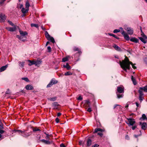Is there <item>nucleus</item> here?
Wrapping results in <instances>:
<instances>
[{"instance_id": "1", "label": "nucleus", "mask_w": 147, "mask_h": 147, "mask_svg": "<svg viewBox=\"0 0 147 147\" xmlns=\"http://www.w3.org/2000/svg\"><path fill=\"white\" fill-rule=\"evenodd\" d=\"M120 64L121 67L123 69V70L127 72V69L129 70L130 68V65H132V68L134 69L136 68L134 64L131 62L129 61V59L127 57L125 56V59L122 61H120Z\"/></svg>"}, {"instance_id": "2", "label": "nucleus", "mask_w": 147, "mask_h": 147, "mask_svg": "<svg viewBox=\"0 0 147 147\" xmlns=\"http://www.w3.org/2000/svg\"><path fill=\"white\" fill-rule=\"evenodd\" d=\"M15 132H18L19 133H21L22 134V135L24 137H27L29 136H30L32 134V132L30 131L29 133H26L25 132V130L24 131H22L20 130H15L14 131Z\"/></svg>"}, {"instance_id": "3", "label": "nucleus", "mask_w": 147, "mask_h": 147, "mask_svg": "<svg viewBox=\"0 0 147 147\" xmlns=\"http://www.w3.org/2000/svg\"><path fill=\"white\" fill-rule=\"evenodd\" d=\"M142 37H139V38L144 43H146L147 42V37L144 34H141Z\"/></svg>"}, {"instance_id": "4", "label": "nucleus", "mask_w": 147, "mask_h": 147, "mask_svg": "<svg viewBox=\"0 0 147 147\" xmlns=\"http://www.w3.org/2000/svg\"><path fill=\"white\" fill-rule=\"evenodd\" d=\"M128 123L126 122V123L129 125H133L136 123L135 119L132 118H127Z\"/></svg>"}, {"instance_id": "5", "label": "nucleus", "mask_w": 147, "mask_h": 147, "mask_svg": "<svg viewBox=\"0 0 147 147\" xmlns=\"http://www.w3.org/2000/svg\"><path fill=\"white\" fill-rule=\"evenodd\" d=\"M138 91L139 93V99L140 101V102H141L144 99V94L143 93V92H142L140 91Z\"/></svg>"}, {"instance_id": "6", "label": "nucleus", "mask_w": 147, "mask_h": 147, "mask_svg": "<svg viewBox=\"0 0 147 147\" xmlns=\"http://www.w3.org/2000/svg\"><path fill=\"white\" fill-rule=\"evenodd\" d=\"M117 92H116L119 93H122L124 92V88L122 87L118 86L117 89Z\"/></svg>"}, {"instance_id": "7", "label": "nucleus", "mask_w": 147, "mask_h": 147, "mask_svg": "<svg viewBox=\"0 0 147 147\" xmlns=\"http://www.w3.org/2000/svg\"><path fill=\"white\" fill-rule=\"evenodd\" d=\"M121 34L124 37V38L127 40H129V37L127 34L125 33V32L124 31H123L121 32Z\"/></svg>"}, {"instance_id": "8", "label": "nucleus", "mask_w": 147, "mask_h": 147, "mask_svg": "<svg viewBox=\"0 0 147 147\" xmlns=\"http://www.w3.org/2000/svg\"><path fill=\"white\" fill-rule=\"evenodd\" d=\"M139 91L143 92V91L144 92H147V85L144 87H140L139 88Z\"/></svg>"}, {"instance_id": "9", "label": "nucleus", "mask_w": 147, "mask_h": 147, "mask_svg": "<svg viewBox=\"0 0 147 147\" xmlns=\"http://www.w3.org/2000/svg\"><path fill=\"white\" fill-rule=\"evenodd\" d=\"M73 50L74 51H78V52L76 54L78 55V56H79L81 54L82 52L79 49L76 47H75L73 48Z\"/></svg>"}, {"instance_id": "10", "label": "nucleus", "mask_w": 147, "mask_h": 147, "mask_svg": "<svg viewBox=\"0 0 147 147\" xmlns=\"http://www.w3.org/2000/svg\"><path fill=\"white\" fill-rule=\"evenodd\" d=\"M140 124L141 125V128L143 129H146L147 127V124L146 123L144 122L142 123V122H140Z\"/></svg>"}, {"instance_id": "11", "label": "nucleus", "mask_w": 147, "mask_h": 147, "mask_svg": "<svg viewBox=\"0 0 147 147\" xmlns=\"http://www.w3.org/2000/svg\"><path fill=\"white\" fill-rule=\"evenodd\" d=\"M13 27H7L6 29L9 31L10 32H14L16 31V26H13Z\"/></svg>"}, {"instance_id": "12", "label": "nucleus", "mask_w": 147, "mask_h": 147, "mask_svg": "<svg viewBox=\"0 0 147 147\" xmlns=\"http://www.w3.org/2000/svg\"><path fill=\"white\" fill-rule=\"evenodd\" d=\"M40 141L47 144H51L53 142L52 141H49V140H47L44 139L41 140Z\"/></svg>"}, {"instance_id": "13", "label": "nucleus", "mask_w": 147, "mask_h": 147, "mask_svg": "<svg viewBox=\"0 0 147 147\" xmlns=\"http://www.w3.org/2000/svg\"><path fill=\"white\" fill-rule=\"evenodd\" d=\"M6 16L2 14H0V20L1 21H4L6 19Z\"/></svg>"}, {"instance_id": "14", "label": "nucleus", "mask_w": 147, "mask_h": 147, "mask_svg": "<svg viewBox=\"0 0 147 147\" xmlns=\"http://www.w3.org/2000/svg\"><path fill=\"white\" fill-rule=\"evenodd\" d=\"M126 30L128 32V34L130 35H131L133 33V30L129 27H128L126 29Z\"/></svg>"}, {"instance_id": "15", "label": "nucleus", "mask_w": 147, "mask_h": 147, "mask_svg": "<svg viewBox=\"0 0 147 147\" xmlns=\"http://www.w3.org/2000/svg\"><path fill=\"white\" fill-rule=\"evenodd\" d=\"M7 67L8 64H7L1 67L0 68V72L4 71L6 69Z\"/></svg>"}, {"instance_id": "16", "label": "nucleus", "mask_w": 147, "mask_h": 147, "mask_svg": "<svg viewBox=\"0 0 147 147\" xmlns=\"http://www.w3.org/2000/svg\"><path fill=\"white\" fill-rule=\"evenodd\" d=\"M25 88L27 90H32L34 88L31 85H27L26 86Z\"/></svg>"}, {"instance_id": "17", "label": "nucleus", "mask_w": 147, "mask_h": 147, "mask_svg": "<svg viewBox=\"0 0 147 147\" xmlns=\"http://www.w3.org/2000/svg\"><path fill=\"white\" fill-rule=\"evenodd\" d=\"M19 32L21 35L22 36H24L25 35H26L28 34V33L26 32H24L23 31L20 30H19Z\"/></svg>"}, {"instance_id": "18", "label": "nucleus", "mask_w": 147, "mask_h": 147, "mask_svg": "<svg viewBox=\"0 0 147 147\" xmlns=\"http://www.w3.org/2000/svg\"><path fill=\"white\" fill-rule=\"evenodd\" d=\"M130 40L131 42H134L135 43H137L139 41V40L138 39L134 37H133L131 38L130 39Z\"/></svg>"}, {"instance_id": "19", "label": "nucleus", "mask_w": 147, "mask_h": 147, "mask_svg": "<svg viewBox=\"0 0 147 147\" xmlns=\"http://www.w3.org/2000/svg\"><path fill=\"white\" fill-rule=\"evenodd\" d=\"M53 106L54 109H57V107L59 105L57 102H54L53 103Z\"/></svg>"}, {"instance_id": "20", "label": "nucleus", "mask_w": 147, "mask_h": 147, "mask_svg": "<svg viewBox=\"0 0 147 147\" xmlns=\"http://www.w3.org/2000/svg\"><path fill=\"white\" fill-rule=\"evenodd\" d=\"M92 140L90 139H88L87 141L86 144L87 146H90L92 144Z\"/></svg>"}, {"instance_id": "21", "label": "nucleus", "mask_w": 147, "mask_h": 147, "mask_svg": "<svg viewBox=\"0 0 147 147\" xmlns=\"http://www.w3.org/2000/svg\"><path fill=\"white\" fill-rule=\"evenodd\" d=\"M131 80L133 82V83L135 85H136L137 83L136 82V80L135 78H134L133 76H131Z\"/></svg>"}, {"instance_id": "22", "label": "nucleus", "mask_w": 147, "mask_h": 147, "mask_svg": "<svg viewBox=\"0 0 147 147\" xmlns=\"http://www.w3.org/2000/svg\"><path fill=\"white\" fill-rule=\"evenodd\" d=\"M104 131V130L101 128H96L95 129L94 131L93 132V133H96L98 131L102 132V131Z\"/></svg>"}, {"instance_id": "23", "label": "nucleus", "mask_w": 147, "mask_h": 147, "mask_svg": "<svg viewBox=\"0 0 147 147\" xmlns=\"http://www.w3.org/2000/svg\"><path fill=\"white\" fill-rule=\"evenodd\" d=\"M63 67L67 68V70H69L71 69V67L69 65V64L68 63H67L66 65H63Z\"/></svg>"}, {"instance_id": "24", "label": "nucleus", "mask_w": 147, "mask_h": 147, "mask_svg": "<svg viewBox=\"0 0 147 147\" xmlns=\"http://www.w3.org/2000/svg\"><path fill=\"white\" fill-rule=\"evenodd\" d=\"M29 9H26L25 8L23 7L22 9V11L23 13L24 14L28 12V11Z\"/></svg>"}, {"instance_id": "25", "label": "nucleus", "mask_w": 147, "mask_h": 147, "mask_svg": "<svg viewBox=\"0 0 147 147\" xmlns=\"http://www.w3.org/2000/svg\"><path fill=\"white\" fill-rule=\"evenodd\" d=\"M47 40H49L50 41L52 42L53 43H54L55 42L54 38L52 37H51Z\"/></svg>"}, {"instance_id": "26", "label": "nucleus", "mask_w": 147, "mask_h": 147, "mask_svg": "<svg viewBox=\"0 0 147 147\" xmlns=\"http://www.w3.org/2000/svg\"><path fill=\"white\" fill-rule=\"evenodd\" d=\"M45 35L46 38H47V39H48L50 37H51L50 36L49 34L48 33L47 31H46L45 32Z\"/></svg>"}, {"instance_id": "27", "label": "nucleus", "mask_w": 147, "mask_h": 147, "mask_svg": "<svg viewBox=\"0 0 147 147\" xmlns=\"http://www.w3.org/2000/svg\"><path fill=\"white\" fill-rule=\"evenodd\" d=\"M45 35L46 38H47V39H48L50 37H51L50 36L49 34L48 33L47 31H46L45 32Z\"/></svg>"}, {"instance_id": "28", "label": "nucleus", "mask_w": 147, "mask_h": 147, "mask_svg": "<svg viewBox=\"0 0 147 147\" xmlns=\"http://www.w3.org/2000/svg\"><path fill=\"white\" fill-rule=\"evenodd\" d=\"M113 47L117 51H119L121 49L120 47H119L118 46L115 45L113 46Z\"/></svg>"}, {"instance_id": "29", "label": "nucleus", "mask_w": 147, "mask_h": 147, "mask_svg": "<svg viewBox=\"0 0 147 147\" xmlns=\"http://www.w3.org/2000/svg\"><path fill=\"white\" fill-rule=\"evenodd\" d=\"M116 94L117 96V97L119 98L123 97L124 95L123 94H119V93H117V92H116Z\"/></svg>"}, {"instance_id": "30", "label": "nucleus", "mask_w": 147, "mask_h": 147, "mask_svg": "<svg viewBox=\"0 0 147 147\" xmlns=\"http://www.w3.org/2000/svg\"><path fill=\"white\" fill-rule=\"evenodd\" d=\"M18 63H19V65L20 66L22 67L24 66V64H25V62H21V61H19L18 62Z\"/></svg>"}, {"instance_id": "31", "label": "nucleus", "mask_w": 147, "mask_h": 147, "mask_svg": "<svg viewBox=\"0 0 147 147\" xmlns=\"http://www.w3.org/2000/svg\"><path fill=\"white\" fill-rule=\"evenodd\" d=\"M41 63V61H34V65H36L38 66V65Z\"/></svg>"}, {"instance_id": "32", "label": "nucleus", "mask_w": 147, "mask_h": 147, "mask_svg": "<svg viewBox=\"0 0 147 147\" xmlns=\"http://www.w3.org/2000/svg\"><path fill=\"white\" fill-rule=\"evenodd\" d=\"M31 128L32 129L33 131H40V130L36 128H34L33 127H31Z\"/></svg>"}, {"instance_id": "33", "label": "nucleus", "mask_w": 147, "mask_h": 147, "mask_svg": "<svg viewBox=\"0 0 147 147\" xmlns=\"http://www.w3.org/2000/svg\"><path fill=\"white\" fill-rule=\"evenodd\" d=\"M25 5L26 9H28L29 7L30 6V5L28 1H27L26 2Z\"/></svg>"}, {"instance_id": "34", "label": "nucleus", "mask_w": 147, "mask_h": 147, "mask_svg": "<svg viewBox=\"0 0 147 147\" xmlns=\"http://www.w3.org/2000/svg\"><path fill=\"white\" fill-rule=\"evenodd\" d=\"M146 118V115L145 114H143L142 117L140 118V119H142L143 120H144Z\"/></svg>"}, {"instance_id": "35", "label": "nucleus", "mask_w": 147, "mask_h": 147, "mask_svg": "<svg viewBox=\"0 0 147 147\" xmlns=\"http://www.w3.org/2000/svg\"><path fill=\"white\" fill-rule=\"evenodd\" d=\"M108 34L110 36H112L113 37H114L116 39H119V38L118 37H117L115 35V34H111V33H109Z\"/></svg>"}, {"instance_id": "36", "label": "nucleus", "mask_w": 147, "mask_h": 147, "mask_svg": "<svg viewBox=\"0 0 147 147\" xmlns=\"http://www.w3.org/2000/svg\"><path fill=\"white\" fill-rule=\"evenodd\" d=\"M28 62H30V63H31L30 64H28V65L29 66H31V65H32L34 64V61H31L30 60H28Z\"/></svg>"}, {"instance_id": "37", "label": "nucleus", "mask_w": 147, "mask_h": 147, "mask_svg": "<svg viewBox=\"0 0 147 147\" xmlns=\"http://www.w3.org/2000/svg\"><path fill=\"white\" fill-rule=\"evenodd\" d=\"M68 57H65L63 58L62 59V61L63 62H65L68 60Z\"/></svg>"}, {"instance_id": "38", "label": "nucleus", "mask_w": 147, "mask_h": 147, "mask_svg": "<svg viewBox=\"0 0 147 147\" xmlns=\"http://www.w3.org/2000/svg\"><path fill=\"white\" fill-rule=\"evenodd\" d=\"M53 84H55L57 83L58 81L55 80L54 79H52L51 80Z\"/></svg>"}, {"instance_id": "39", "label": "nucleus", "mask_w": 147, "mask_h": 147, "mask_svg": "<svg viewBox=\"0 0 147 147\" xmlns=\"http://www.w3.org/2000/svg\"><path fill=\"white\" fill-rule=\"evenodd\" d=\"M53 84L52 82L51 81L49 83L47 86V87L49 88L50 87H51Z\"/></svg>"}, {"instance_id": "40", "label": "nucleus", "mask_w": 147, "mask_h": 147, "mask_svg": "<svg viewBox=\"0 0 147 147\" xmlns=\"http://www.w3.org/2000/svg\"><path fill=\"white\" fill-rule=\"evenodd\" d=\"M31 26L32 27H35L36 28H38V24H31Z\"/></svg>"}, {"instance_id": "41", "label": "nucleus", "mask_w": 147, "mask_h": 147, "mask_svg": "<svg viewBox=\"0 0 147 147\" xmlns=\"http://www.w3.org/2000/svg\"><path fill=\"white\" fill-rule=\"evenodd\" d=\"M72 74V73L70 71H67L66 73H65L64 75L65 76H69L71 75Z\"/></svg>"}, {"instance_id": "42", "label": "nucleus", "mask_w": 147, "mask_h": 147, "mask_svg": "<svg viewBox=\"0 0 147 147\" xmlns=\"http://www.w3.org/2000/svg\"><path fill=\"white\" fill-rule=\"evenodd\" d=\"M45 134L46 135V139L49 140H50V138H49V137L51 136V135H49L48 134H47L46 133H45Z\"/></svg>"}, {"instance_id": "43", "label": "nucleus", "mask_w": 147, "mask_h": 147, "mask_svg": "<svg viewBox=\"0 0 147 147\" xmlns=\"http://www.w3.org/2000/svg\"><path fill=\"white\" fill-rule=\"evenodd\" d=\"M8 22L10 25L11 26H16L14 24H13V23L11 21H10L9 20L8 21Z\"/></svg>"}, {"instance_id": "44", "label": "nucleus", "mask_w": 147, "mask_h": 147, "mask_svg": "<svg viewBox=\"0 0 147 147\" xmlns=\"http://www.w3.org/2000/svg\"><path fill=\"white\" fill-rule=\"evenodd\" d=\"M86 103L88 105V107H90V102L89 100H86Z\"/></svg>"}, {"instance_id": "45", "label": "nucleus", "mask_w": 147, "mask_h": 147, "mask_svg": "<svg viewBox=\"0 0 147 147\" xmlns=\"http://www.w3.org/2000/svg\"><path fill=\"white\" fill-rule=\"evenodd\" d=\"M5 0H0V6H1Z\"/></svg>"}, {"instance_id": "46", "label": "nucleus", "mask_w": 147, "mask_h": 147, "mask_svg": "<svg viewBox=\"0 0 147 147\" xmlns=\"http://www.w3.org/2000/svg\"><path fill=\"white\" fill-rule=\"evenodd\" d=\"M11 92L9 91V89H8L7 90V91L6 92V93L5 94H11Z\"/></svg>"}, {"instance_id": "47", "label": "nucleus", "mask_w": 147, "mask_h": 147, "mask_svg": "<svg viewBox=\"0 0 147 147\" xmlns=\"http://www.w3.org/2000/svg\"><path fill=\"white\" fill-rule=\"evenodd\" d=\"M16 37L18 38L20 40H22V39L23 38V37L22 36H20L18 35H17L16 36Z\"/></svg>"}, {"instance_id": "48", "label": "nucleus", "mask_w": 147, "mask_h": 147, "mask_svg": "<svg viewBox=\"0 0 147 147\" xmlns=\"http://www.w3.org/2000/svg\"><path fill=\"white\" fill-rule=\"evenodd\" d=\"M120 31V30L119 29H115L113 31V32L114 33H116L118 32H119Z\"/></svg>"}, {"instance_id": "49", "label": "nucleus", "mask_w": 147, "mask_h": 147, "mask_svg": "<svg viewBox=\"0 0 147 147\" xmlns=\"http://www.w3.org/2000/svg\"><path fill=\"white\" fill-rule=\"evenodd\" d=\"M22 80H23L26 82L29 81V80L27 78H22Z\"/></svg>"}, {"instance_id": "50", "label": "nucleus", "mask_w": 147, "mask_h": 147, "mask_svg": "<svg viewBox=\"0 0 147 147\" xmlns=\"http://www.w3.org/2000/svg\"><path fill=\"white\" fill-rule=\"evenodd\" d=\"M47 49L48 50V52H50L51 51V48L50 47H48Z\"/></svg>"}, {"instance_id": "51", "label": "nucleus", "mask_w": 147, "mask_h": 147, "mask_svg": "<svg viewBox=\"0 0 147 147\" xmlns=\"http://www.w3.org/2000/svg\"><path fill=\"white\" fill-rule=\"evenodd\" d=\"M49 100L51 101H54L55 100L56 98H49Z\"/></svg>"}, {"instance_id": "52", "label": "nucleus", "mask_w": 147, "mask_h": 147, "mask_svg": "<svg viewBox=\"0 0 147 147\" xmlns=\"http://www.w3.org/2000/svg\"><path fill=\"white\" fill-rule=\"evenodd\" d=\"M125 139L129 140V137L127 135H126L125 136Z\"/></svg>"}, {"instance_id": "53", "label": "nucleus", "mask_w": 147, "mask_h": 147, "mask_svg": "<svg viewBox=\"0 0 147 147\" xmlns=\"http://www.w3.org/2000/svg\"><path fill=\"white\" fill-rule=\"evenodd\" d=\"M99 145L97 144H95L92 145V147H98Z\"/></svg>"}, {"instance_id": "54", "label": "nucleus", "mask_w": 147, "mask_h": 147, "mask_svg": "<svg viewBox=\"0 0 147 147\" xmlns=\"http://www.w3.org/2000/svg\"><path fill=\"white\" fill-rule=\"evenodd\" d=\"M119 106V109L120 108V106L119 105H117V104H116V105H115L114 106V109H115V108H116V107H117V106Z\"/></svg>"}, {"instance_id": "55", "label": "nucleus", "mask_w": 147, "mask_h": 147, "mask_svg": "<svg viewBox=\"0 0 147 147\" xmlns=\"http://www.w3.org/2000/svg\"><path fill=\"white\" fill-rule=\"evenodd\" d=\"M5 131L1 129H0V134H2Z\"/></svg>"}, {"instance_id": "56", "label": "nucleus", "mask_w": 147, "mask_h": 147, "mask_svg": "<svg viewBox=\"0 0 147 147\" xmlns=\"http://www.w3.org/2000/svg\"><path fill=\"white\" fill-rule=\"evenodd\" d=\"M98 135L100 136V137H102L103 135V134L101 132H98Z\"/></svg>"}, {"instance_id": "57", "label": "nucleus", "mask_w": 147, "mask_h": 147, "mask_svg": "<svg viewBox=\"0 0 147 147\" xmlns=\"http://www.w3.org/2000/svg\"><path fill=\"white\" fill-rule=\"evenodd\" d=\"M82 99H83V98L81 96H79L77 98V99L79 100H82Z\"/></svg>"}, {"instance_id": "58", "label": "nucleus", "mask_w": 147, "mask_h": 147, "mask_svg": "<svg viewBox=\"0 0 147 147\" xmlns=\"http://www.w3.org/2000/svg\"><path fill=\"white\" fill-rule=\"evenodd\" d=\"M136 127H137V126L136 125L133 126L132 127V129L133 130H134L136 128Z\"/></svg>"}, {"instance_id": "59", "label": "nucleus", "mask_w": 147, "mask_h": 147, "mask_svg": "<svg viewBox=\"0 0 147 147\" xmlns=\"http://www.w3.org/2000/svg\"><path fill=\"white\" fill-rule=\"evenodd\" d=\"M87 111L89 112H90L92 111L91 109L90 108H89L88 109Z\"/></svg>"}, {"instance_id": "60", "label": "nucleus", "mask_w": 147, "mask_h": 147, "mask_svg": "<svg viewBox=\"0 0 147 147\" xmlns=\"http://www.w3.org/2000/svg\"><path fill=\"white\" fill-rule=\"evenodd\" d=\"M55 121L57 123H58L59 122V119L58 118H57L55 119Z\"/></svg>"}, {"instance_id": "61", "label": "nucleus", "mask_w": 147, "mask_h": 147, "mask_svg": "<svg viewBox=\"0 0 147 147\" xmlns=\"http://www.w3.org/2000/svg\"><path fill=\"white\" fill-rule=\"evenodd\" d=\"M60 147H65V146L64 145V144H61L60 145Z\"/></svg>"}, {"instance_id": "62", "label": "nucleus", "mask_w": 147, "mask_h": 147, "mask_svg": "<svg viewBox=\"0 0 147 147\" xmlns=\"http://www.w3.org/2000/svg\"><path fill=\"white\" fill-rule=\"evenodd\" d=\"M136 106H137V107H139V104L138 103V102H136Z\"/></svg>"}, {"instance_id": "63", "label": "nucleus", "mask_w": 147, "mask_h": 147, "mask_svg": "<svg viewBox=\"0 0 147 147\" xmlns=\"http://www.w3.org/2000/svg\"><path fill=\"white\" fill-rule=\"evenodd\" d=\"M140 30L141 32L142 33L141 34H142V33H144V32L142 31V27L141 26H140Z\"/></svg>"}, {"instance_id": "64", "label": "nucleus", "mask_w": 147, "mask_h": 147, "mask_svg": "<svg viewBox=\"0 0 147 147\" xmlns=\"http://www.w3.org/2000/svg\"><path fill=\"white\" fill-rule=\"evenodd\" d=\"M61 115V113H58L57 114V116H59Z\"/></svg>"}]
</instances>
